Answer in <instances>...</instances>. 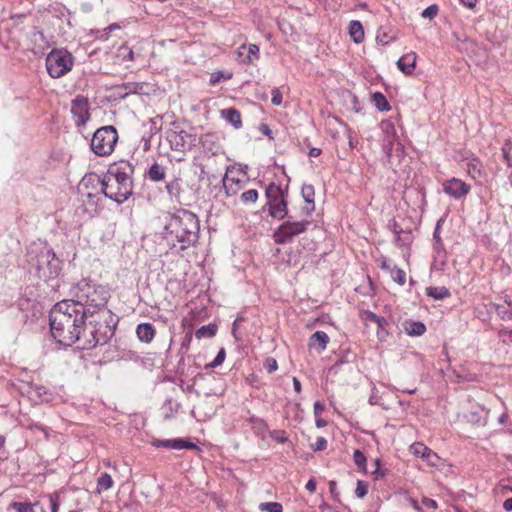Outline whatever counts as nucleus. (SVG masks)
<instances>
[{
  "mask_svg": "<svg viewBox=\"0 0 512 512\" xmlns=\"http://www.w3.org/2000/svg\"><path fill=\"white\" fill-rule=\"evenodd\" d=\"M267 198L266 206L269 215L277 220H282L288 214L287 208V191L283 190L279 185L270 183L265 191Z\"/></svg>",
  "mask_w": 512,
  "mask_h": 512,
  "instance_id": "nucleus-7",
  "label": "nucleus"
},
{
  "mask_svg": "<svg viewBox=\"0 0 512 512\" xmlns=\"http://www.w3.org/2000/svg\"><path fill=\"white\" fill-rule=\"evenodd\" d=\"M349 34L355 43H361L364 40V29L360 21L352 20L349 23Z\"/></svg>",
  "mask_w": 512,
  "mask_h": 512,
  "instance_id": "nucleus-23",
  "label": "nucleus"
},
{
  "mask_svg": "<svg viewBox=\"0 0 512 512\" xmlns=\"http://www.w3.org/2000/svg\"><path fill=\"white\" fill-rule=\"evenodd\" d=\"M396 265H394L392 262L388 261V260H383L381 262V265L380 267L384 270H386L387 272H390L391 271V268L392 267H395Z\"/></svg>",
  "mask_w": 512,
  "mask_h": 512,
  "instance_id": "nucleus-60",
  "label": "nucleus"
},
{
  "mask_svg": "<svg viewBox=\"0 0 512 512\" xmlns=\"http://www.w3.org/2000/svg\"><path fill=\"white\" fill-rule=\"evenodd\" d=\"M272 98L271 102L273 105L279 106L282 103V93L278 88H274L271 92Z\"/></svg>",
  "mask_w": 512,
  "mask_h": 512,
  "instance_id": "nucleus-52",
  "label": "nucleus"
},
{
  "mask_svg": "<svg viewBox=\"0 0 512 512\" xmlns=\"http://www.w3.org/2000/svg\"><path fill=\"white\" fill-rule=\"evenodd\" d=\"M15 510V512H32V503L30 502H12L9 509Z\"/></svg>",
  "mask_w": 512,
  "mask_h": 512,
  "instance_id": "nucleus-38",
  "label": "nucleus"
},
{
  "mask_svg": "<svg viewBox=\"0 0 512 512\" xmlns=\"http://www.w3.org/2000/svg\"><path fill=\"white\" fill-rule=\"evenodd\" d=\"M324 410H325V407H324V405L321 402H319V401L315 402V404H314V415H315V417L321 416L322 413L324 412Z\"/></svg>",
  "mask_w": 512,
  "mask_h": 512,
  "instance_id": "nucleus-55",
  "label": "nucleus"
},
{
  "mask_svg": "<svg viewBox=\"0 0 512 512\" xmlns=\"http://www.w3.org/2000/svg\"><path fill=\"white\" fill-rule=\"evenodd\" d=\"M113 486V480L111 475L108 473H102L97 480V491L101 493L103 491L109 490Z\"/></svg>",
  "mask_w": 512,
  "mask_h": 512,
  "instance_id": "nucleus-29",
  "label": "nucleus"
},
{
  "mask_svg": "<svg viewBox=\"0 0 512 512\" xmlns=\"http://www.w3.org/2000/svg\"><path fill=\"white\" fill-rule=\"evenodd\" d=\"M155 447H165L174 450H182V449H196L197 446L195 443L182 438L176 439H166V440H155L153 442Z\"/></svg>",
  "mask_w": 512,
  "mask_h": 512,
  "instance_id": "nucleus-15",
  "label": "nucleus"
},
{
  "mask_svg": "<svg viewBox=\"0 0 512 512\" xmlns=\"http://www.w3.org/2000/svg\"><path fill=\"white\" fill-rule=\"evenodd\" d=\"M264 367L268 373H273L277 370L278 364L274 358H267L265 360Z\"/></svg>",
  "mask_w": 512,
  "mask_h": 512,
  "instance_id": "nucleus-51",
  "label": "nucleus"
},
{
  "mask_svg": "<svg viewBox=\"0 0 512 512\" xmlns=\"http://www.w3.org/2000/svg\"><path fill=\"white\" fill-rule=\"evenodd\" d=\"M379 316L371 311H365V319L370 322H377Z\"/></svg>",
  "mask_w": 512,
  "mask_h": 512,
  "instance_id": "nucleus-59",
  "label": "nucleus"
},
{
  "mask_svg": "<svg viewBox=\"0 0 512 512\" xmlns=\"http://www.w3.org/2000/svg\"><path fill=\"white\" fill-rule=\"evenodd\" d=\"M259 509L265 512H283V507L278 502H265L259 505Z\"/></svg>",
  "mask_w": 512,
  "mask_h": 512,
  "instance_id": "nucleus-36",
  "label": "nucleus"
},
{
  "mask_svg": "<svg viewBox=\"0 0 512 512\" xmlns=\"http://www.w3.org/2000/svg\"><path fill=\"white\" fill-rule=\"evenodd\" d=\"M73 302L63 300L50 311V329L53 338L60 344L70 346L76 342L83 349H92L106 344L114 335L118 318L106 311L98 320H89Z\"/></svg>",
  "mask_w": 512,
  "mask_h": 512,
  "instance_id": "nucleus-1",
  "label": "nucleus"
},
{
  "mask_svg": "<svg viewBox=\"0 0 512 512\" xmlns=\"http://www.w3.org/2000/svg\"><path fill=\"white\" fill-rule=\"evenodd\" d=\"M117 140V130L113 126H104L94 133L90 146L96 155L108 156L114 151Z\"/></svg>",
  "mask_w": 512,
  "mask_h": 512,
  "instance_id": "nucleus-9",
  "label": "nucleus"
},
{
  "mask_svg": "<svg viewBox=\"0 0 512 512\" xmlns=\"http://www.w3.org/2000/svg\"><path fill=\"white\" fill-rule=\"evenodd\" d=\"M47 504L51 512H58L60 506V497L58 493H52L47 496Z\"/></svg>",
  "mask_w": 512,
  "mask_h": 512,
  "instance_id": "nucleus-39",
  "label": "nucleus"
},
{
  "mask_svg": "<svg viewBox=\"0 0 512 512\" xmlns=\"http://www.w3.org/2000/svg\"><path fill=\"white\" fill-rule=\"evenodd\" d=\"M445 217H441L435 227L433 233V261L431 264V277L436 278L441 276L446 270L447 252L444 244L440 239V227L444 224Z\"/></svg>",
  "mask_w": 512,
  "mask_h": 512,
  "instance_id": "nucleus-10",
  "label": "nucleus"
},
{
  "mask_svg": "<svg viewBox=\"0 0 512 512\" xmlns=\"http://www.w3.org/2000/svg\"><path fill=\"white\" fill-rule=\"evenodd\" d=\"M393 154H394V158L392 161H388L390 164H394V163H399L401 162V160L403 159L404 157V154H405V151H404V146L401 142H397L396 145L394 146V151H393Z\"/></svg>",
  "mask_w": 512,
  "mask_h": 512,
  "instance_id": "nucleus-40",
  "label": "nucleus"
},
{
  "mask_svg": "<svg viewBox=\"0 0 512 512\" xmlns=\"http://www.w3.org/2000/svg\"><path fill=\"white\" fill-rule=\"evenodd\" d=\"M437 12H438L437 5H430L423 10L422 17L432 19L437 15Z\"/></svg>",
  "mask_w": 512,
  "mask_h": 512,
  "instance_id": "nucleus-50",
  "label": "nucleus"
},
{
  "mask_svg": "<svg viewBox=\"0 0 512 512\" xmlns=\"http://www.w3.org/2000/svg\"><path fill=\"white\" fill-rule=\"evenodd\" d=\"M389 273H390V276L393 279V281H395L396 283H398L401 286L405 284L406 274L402 269L395 266V267L391 268V271Z\"/></svg>",
  "mask_w": 512,
  "mask_h": 512,
  "instance_id": "nucleus-35",
  "label": "nucleus"
},
{
  "mask_svg": "<svg viewBox=\"0 0 512 512\" xmlns=\"http://www.w3.org/2000/svg\"><path fill=\"white\" fill-rule=\"evenodd\" d=\"M414 454L420 455L423 458H429L431 451L423 444L417 443L411 446Z\"/></svg>",
  "mask_w": 512,
  "mask_h": 512,
  "instance_id": "nucleus-46",
  "label": "nucleus"
},
{
  "mask_svg": "<svg viewBox=\"0 0 512 512\" xmlns=\"http://www.w3.org/2000/svg\"><path fill=\"white\" fill-rule=\"evenodd\" d=\"M138 339L143 343H150L155 337V328L150 323H140L136 328Z\"/></svg>",
  "mask_w": 512,
  "mask_h": 512,
  "instance_id": "nucleus-19",
  "label": "nucleus"
},
{
  "mask_svg": "<svg viewBox=\"0 0 512 512\" xmlns=\"http://www.w3.org/2000/svg\"><path fill=\"white\" fill-rule=\"evenodd\" d=\"M231 77V73L225 74L223 71H217L211 75L209 83L214 86L217 85L221 80H228Z\"/></svg>",
  "mask_w": 512,
  "mask_h": 512,
  "instance_id": "nucleus-43",
  "label": "nucleus"
},
{
  "mask_svg": "<svg viewBox=\"0 0 512 512\" xmlns=\"http://www.w3.org/2000/svg\"><path fill=\"white\" fill-rule=\"evenodd\" d=\"M116 58L119 61H121V62L133 61L134 60V53H133L132 49L128 45L122 44L117 49Z\"/></svg>",
  "mask_w": 512,
  "mask_h": 512,
  "instance_id": "nucleus-28",
  "label": "nucleus"
},
{
  "mask_svg": "<svg viewBox=\"0 0 512 512\" xmlns=\"http://www.w3.org/2000/svg\"><path fill=\"white\" fill-rule=\"evenodd\" d=\"M380 466H381L380 459H376L375 460V470L371 473L374 480H380L386 475V472L384 470H382Z\"/></svg>",
  "mask_w": 512,
  "mask_h": 512,
  "instance_id": "nucleus-49",
  "label": "nucleus"
},
{
  "mask_svg": "<svg viewBox=\"0 0 512 512\" xmlns=\"http://www.w3.org/2000/svg\"><path fill=\"white\" fill-rule=\"evenodd\" d=\"M69 295L70 299L66 300L73 302L91 320H98V316L107 311L104 308L110 292L106 286L82 279L70 288Z\"/></svg>",
  "mask_w": 512,
  "mask_h": 512,
  "instance_id": "nucleus-2",
  "label": "nucleus"
},
{
  "mask_svg": "<svg viewBox=\"0 0 512 512\" xmlns=\"http://www.w3.org/2000/svg\"><path fill=\"white\" fill-rule=\"evenodd\" d=\"M470 191V185L457 178H450V196L461 198Z\"/></svg>",
  "mask_w": 512,
  "mask_h": 512,
  "instance_id": "nucleus-18",
  "label": "nucleus"
},
{
  "mask_svg": "<svg viewBox=\"0 0 512 512\" xmlns=\"http://www.w3.org/2000/svg\"><path fill=\"white\" fill-rule=\"evenodd\" d=\"M422 505L426 508L436 509L437 508V502L431 498L424 497L422 499Z\"/></svg>",
  "mask_w": 512,
  "mask_h": 512,
  "instance_id": "nucleus-54",
  "label": "nucleus"
},
{
  "mask_svg": "<svg viewBox=\"0 0 512 512\" xmlns=\"http://www.w3.org/2000/svg\"><path fill=\"white\" fill-rule=\"evenodd\" d=\"M353 460L355 465L361 469L363 472H366V466H367V458L364 455V453L360 450H355L353 453Z\"/></svg>",
  "mask_w": 512,
  "mask_h": 512,
  "instance_id": "nucleus-34",
  "label": "nucleus"
},
{
  "mask_svg": "<svg viewBox=\"0 0 512 512\" xmlns=\"http://www.w3.org/2000/svg\"><path fill=\"white\" fill-rule=\"evenodd\" d=\"M382 130L384 133L383 145H382L383 151L387 157V160L392 161L394 158V154H393L394 146L396 145L397 142H400V140L396 134L395 127L392 123H390V122L382 123Z\"/></svg>",
  "mask_w": 512,
  "mask_h": 512,
  "instance_id": "nucleus-12",
  "label": "nucleus"
},
{
  "mask_svg": "<svg viewBox=\"0 0 512 512\" xmlns=\"http://www.w3.org/2000/svg\"><path fill=\"white\" fill-rule=\"evenodd\" d=\"M165 230L167 242L173 247L179 243V249L185 250L198 240L199 221L194 213L188 210H178L170 216Z\"/></svg>",
  "mask_w": 512,
  "mask_h": 512,
  "instance_id": "nucleus-4",
  "label": "nucleus"
},
{
  "mask_svg": "<svg viewBox=\"0 0 512 512\" xmlns=\"http://www.w3.org/2000/svg\"><path fill=\"white\" fill-rule=\"evenodd\" d=\"M368 493V484L367 482L363 481V480H358L357 481V485H356V489H355V495L358 497V498H364Z\"/></svg>",
  "mask_w": 512,
  "mask_h": 512,
  "instance_id": "nucleus-47",
  "label": "nucleus"
},
{
  "mask_svg": "<svg viewBox=\"0 0 512 512\" xmlns=\"http://www.w3.org/2000/svg\"><path fill=\"white\" fill-rule=\"evenodd\" d=\"M134 168L127 161L112 165L103 179V195L118 204L125 202L133 190L132 174Z\"/></svg>",
  "mask_w": 512,
  "mask_h": 512,
  "instance_id": "nucleus-5",
  "label": "nucleus"
},
{
  "mask_svg": "<svg viewBox=\"0 0 512 512\" xmlns=\"http://www.w3.org/2000/svg\"><path fill=\"white\" fill-rule=\"evenodd\" d=\"M426 294L429 297H432L435 300L443 299L447 296L448 290L442 286V287H428L426 289Z\"/></svg>",
  "mask_w": 512,
  "mask_h": 512,
  "instance_id": "nucleus-32",
  "label": "nucleus"
},
{
  "mask_svg": "<svg viewBox=\"0 0 512 512\" xmlns=\"http://www.w3.org/2000/svg\"><path fill=\"white\" fill-rule=\"evenodd\" d=\"M225 357H226L225 349L221 348L219 350V352L217 353L216 357L214 358V360L211 363L207 364L206 367L207 368H216V367L220 366L224 362Z\"/></svg>",
  "mask_w": 512,
  "mask_h": 512,
  "instance_id": "nucleus-45",
  "label": "nucleus"
},
{
  "mask_svg": "<svg viewBox=\"0 0 512 512\" xmlns=\"http://www.w3.org/2000/svg\"><path fill=\"white\" fill-rule=\"evenodd\" d=\"M379 328L377 334L380 336L384 330V327L388 324L387 320L384 317L379 316L378 321L375 322Z\"/></svg>",
  "mask_w": 512,
  "mask_h": 512,
  "instance_id": "nucleus-56",
  "label": "nucleus"
},
{
  "mask_svg": "<svg viewBox=\"0 0 512 512\" xmlns=\"http://www.w3.org/2000/svg\"><path fill=\"white\" fill-rule=\"evenodd\" d=\"M474 154L466 149H460L458 151H455L453 155L454 161H456L462 168L467 164V162L471 161V158H473Z\"/></svg>",
  "mask_w": 512,
  "mask_h": 512,
  "instance_id": "nucleus-27",
  "label": "nucleus"
},
{
  "mask_svg": "<svg viewBox=\"0 0 512 512\" xmlns=\"http://www.w3.org/2000/svg\"><path fill=\"white\" fill-rule=\"evenodd\" d=\"M327 440L323 437H319L316 441L315 450H323L326 448Z\"/></svg>",
  "mask_w": 512,
  "mask_h": 512,
  "instance_id": "nucleus-58",
  "label": "nucleus"
},
{
  "mask_svg": "<svg viewBox=\"0 0 512 512\" xmlns=\"http://www.w3.org/2000/svg\"><path fill=\"white\" fill-rule=\"evenodd\" d=\"M258 199V192L256 189H250L241 194V200L244 203H255Z\"/></svg>",
  "mask_w": 512,
  "mask_h": 512,
  "instance_id": "nucleus-42",
  "label": "nucleus"
},
{
  "mask_svg": "<svg viewBox=\"0 0 512 512\" xmlns=\"http://www.w3.org/2000/svg\"><path fill=\"white\" fill-rule=\"evenodd\" d=\"M417 56L414 52H410L404 56H402L397 61L398 68L405 73L406 75L412 74L415 64H416Z\"/></svg>",
  "mask_w": 512,
  "mask_h": 512,
  "instance_id": "nucleus-20",
  "label": "nucleus"
},
{
  "mask_svg": "<svg viewBox=\"0 0 512 512\" xmlns=\"http://www.w3.org/2000/svg\"><path fill=\"white\" fill-rule=\"evenodd\" d=\"M394 39V36L390 35L388 32L384 30H379L376 36L377 43L384 46L394 41Z\"/></svg>",
  "mask_w": 512,
  "mask_h": 512,
  "instance_id": "nucleus-41",
  "label": "nucleus"
},
{
  "mask_svg": "<svg viewBox=\"0 0 512 512\" xmlns=\"http://www.w3.org/2000/svg\"><path fill=\"white\" fill-rule=\"evenodd\" d=\"M463 168L466 169L467 174L472 179H477L482 176V163L475 155Z\"/></svg>",
  "mask_w": 512,
  "mask_h": 512,
  "instance_id": "nucleus-22",
  "label": "nucleus"
},
{
  "mask_svg": "<svg viewBox=\"0 0 512 512\" xmlns=\"http://www.w3.org/2000/svg\"><path fill=\"white\" fill-rule=\"evenodd\" d=\"M166 190L170 197H177L181 191V185L179 180L175 179L173 181L168 182L166 184Z\"/></svg>",
  "mask_w": 512,
  "mask_h": 512,
  "instance_id": "nucleus-37",
  "label": "nucleus"
},
{
  "mask_svg": "<svg viewBox=\"0 0 512 512\" xmlns=\"http://www.w3.org/2000/svg\"><path fill=\"white\" fill-rule=\"evenodd\" d=\"M499 335H500V337L507 338L508 340H510L512 342V329L511 330L503 329L499 332Z\"/></svg>",
  "mask_w": 512,
  "mask_h": 512,
  "instance_id": "nucleus-61",
  "label": "nucleus"
},
{
  "mask_svg": "<svg viewBox=\"0 0 512 512\" xmlns=\"http://www.w3.org/2000/svg\"><path fill=\"white\" fill-rule=\"evenodd\" d=\"M502 153H503V157L504 159L506 160L507 162V165L508 166H512V163H511V153H512V142L511 140H506L502 146Z\"/></svg>",
  "mask_w": 512,
  "mask_h": 512,
  "instance_id": "nucleus-44",
  "label": "nucleus"
},
{
  "mask_svg": "<svg viewBox=\"0 0 512 512\" xmlns=\"http://www.w3.org/2000/svg\"><path fill=\"white\" fill-rule=\"evenodd\" d=\"M74 58L65 49H53L46 57V69L52 78H60L73 67Z\"/></svg>",
  "mask_w": 512,
  "mask_h": 512,
  "instance_id": "nucleus-8",
  "label": "nucleus"
},
{
  "mask_svg": "<svg viewBox=\"0 0 512 512\" xmlns=\"http://www.w3.org/2000/svg\"><path fill=\"white\" fill-rule=\"evenodd\" d=\"M27 261L45 281L57 278L62 271V261L46 243H32L27 249Z\"/></svg>",
  "mask_w": 512,
  "mask_h": 512,
  "instance_id": "nucleus-6",
  "label": "nucleus"
},
{
  "mask_svg": "<svg viewBox=\"0 0 512 512\" xmlns=\"http://www.w3.org/2000/svg\"><path fill=\"white\" fill-rule=\"evenodd\" d=\"M260 49L256 44H242L237 49V59L242 64H253L259 59Z\"/></svg>",
  "mask_w": 512,
  "mask_h": 512,
  "instance_id": "nucleus-14",
  "label": "nucleus"
},
{
  "mask_svg": "<svg viewBox=\"0 0 512 512\" xmlns=\"http://www.w3.org/2000/svg\"><path fill=\"white\" fill-rule=\"evenodd\" d=\"M373 102L379 111L389 110L388 101L382 93H380V92L374 93Z\"/></svg>",
  "mask_w": 512,
  "mask_h": 512,
  "instance_id": "nucleus-33",
  "label": "nucleus"
},
{
  "mask_svg": "<svg viewBox=\"0 0 512 512\" xmlns=\"http://www.w3.org/2000/svg\"><path fill=\"white\" fill-rule=\"evenodd\" d=\"M306 489L310 492H314L316 490V482L314 479H310L307 483H306Z\"/></svg>",
  "mask_w": 512,
  "mask_h": 512,
  "instance_id": "nucleus-62",
  "label": "nucleus"
},
{
  "mask_svg": "<svg viewBox=\"0 0 512 512\" xmlns=\"http://www.w3.org/2000/svg\"><path fill=\"white\" fill-rule=\"evenodd\" d=\"M503 508L506 510V511H512V497L511 498H508L504 501L503 503Z\"/></svg>",
  "mask_w": 512,
  "mask_h": 512,
  "instance_id": "nucleus-64",
  "label": "nucleus"
},
{
  "mask_svg": "<svg viewBox=\"0 0 512 512\" xmlns=\"http://www.w3.org/2000/svg\"><path fill=\"white\" fill-rule=\"evenodd\" d=\"M329 337L324 331H316L310 338L309 345L311 347L318 345V351L322 352L326 349Z\"/></svg>",
  "mask_w": 512,
  "mask_h": 512,
  "instance_id": "nucleus-24",
  "label": "nucleus"
},
{
  "mask_svg": "<svg viewBox=\"0 0 512 512\" xmlns=\"http://www.w3.org/2000/svg\"><path fill=\"white\" fill-rule=\"evenodd\" d=\"M497 315L504 321H512V310L498 305L496 308Z\"/></svg>",
  "mask_w": 512,
  "mask_h": 512,
  "instance_id": "nucleus-48",
  "label": "nucleus"
},
{
  "mask_svg": "<svg viewBox=\"0 0 512 512\" xmlns=\"http://www.w3.org/2000/svg\"><path fill=\"white\" fill-rule=\"evenodd\" d=\"M291 219L292 216H289V219L283 222L275 230L273 235L275 243H290L294 239V237L304 233L308 229V226L311 224V222L308 220L295 221Z\"/></svg>",
  "mask_w": 512,
  "mask_h": 512,
  "instance_id": "nucleus-11",
  "label": "nucleus"
},
{
  "mask_svg": "<svg viewBox=\"0 0 512 512\" xmlns=\"http://www.w3.org/2000/svg\"><path fill=\"white\" fill-rule=\"evenodd\" d=\"M145 83L142 82H128L123 85L124 95L128 94H143Z\"/></svg>",
  "mask_w": 512,
  "mask_h": 512,
  "instance_id": "nucleus-30",
  "label": "nucleus"
},
{
  "mask_svg": "<svg viewBox=\"0 0 512 512\" xmlns=\"http://www.w3.org/2000/svg\"><path fill=\"white\" fill-rule=\"evenodd\" d=\"M404 329L410 336H421L425 333L426 327L420 321H408L404 323Z\"/></svg>",
  "mask_w": 512,
  "mask_h": 512,
  "instance_id": "nucleus-25",
  "label": "nucleus"
},
{
  "mask_svg": "<svg viewBox=\"0 0 512 512\" xmlns=\"http://www.w3.org/2000/svg\"><path fill=\"white\" fill-rule=\"evenodd\" d=\"M103 185L95 173L86 174L78 184L75 216L86 221L97 216L103 208Z\"/></svg>",
  "mask_w": 512,
  "mask_h": 512,
  "instance_id": "nucleus-3",
  "label": "nucleus"
},
{
  "mask_svg": "<svg viewBox=\"0 0 512 512\" xmlns=\"http://www.w3.org/2000/svg\"><path fill=\"white\" fill-rule=\"evenodd\" d=\"M148 177L154 182H159L165 178V168L154 163L148 170Z\"/></svg>",
  "mask_w": 512,
  "mask_h": 512,
  "instance_id": "nucleus-26",
  "label": "nucleus"
},
{
  "mask_svg": "<svg viewBox=\"0 0 512 512\" xmlns=\"http://www.w3.org/2000/svg\"><path fill=\"white\" fill-rule=\"evenodd\" d=\"M222 118L231 124L234 128L239 129L242 126L240 112L234 108L221 110Z\"/></svg>",
  "mask_w": 512,
  "mask_h": 512,
  "instance_id": "nucleus-21",
  "label": "nucleus"
},
{
  "mask_svg": "<svg viewBox=\"0 0 512 512\" xmlns=\"http://www.w3.org/2000/svg\"><path fill=\"white\" fill-rule=\"evenodd\" d=\"M216 331H217V328L215 325H212V324L204 325L196 330L195 336L198 339L210 338L216 334Z\"/></svg>",
  "mask_w": 512,
  "mask_h": 512,
  "instance_id": "nucleus-31",
  "label": "nucleus"
},
{
  "mask_svg": "<svg viewBox=\"0 0 512 512\" xmlns=\"http://www.w3.org/2000/svg\"><path fill=\"white\" fill-rule=\"evenodd\" d=\"M71 113L77 126L84 125L89 119L88 100L82 96L76 97L72 101Z\"/></svg>",
  "mask_w": 512,
  "mask_h": 512,
  "instance_id": "nucleus-13",
  "label": "nucleus"
},
{
  "mask_svg": "<svg viewBox=\"0 0 512 512\" xmlns=\"http://www.w3.org/2000/svg\"><path fill=\"white\" fill-rule=\"evenodd\" d=\"M301 194L305 202L307 203V206L303 209V213L306 215H310L311 212L315 209V203H314V195L315 190L313 185L311 184H304L301 188Z\"/></svg>",
  "mask_w": 512,
  "mask_h": 512,
  "instance_id": "nucleus-17",
  "label": "nucleus"
},
{
  "mask_svg": "<svg viewBox=\"0 0 512 512\" xmlns=\"http://www.w3.org/2000/svg\"><path fill=\"white\" fill-rule=\"evenodd\" d=\"M32 512H46L45 504L42 501H36L32 503Z\"/></svg>",
  "mask_w": 512,
  "mask_h": 512,
  "instance_id": "nucleus-57",
  "label": "nucleus"
},
{
  "mask_svg": "<svg viewBox=\"0 0 512 512\" xmlns=\"http://www.w3.org/2000/svg\"><path fill=\"white\" fill-rule=\"evenodd\" d=\"M321 149L313 147L309 150L308 155L309 157H318L321 154Z\"/></svg>",
  "mask_w": 512,
  "mask_h": 512,
  "instance_id": "nucleus-63",
  "label": "nucleus"
},
{
  "mask_svg": "<svg viewBox=\"0 0 512 512\" xmlns=\"http://www.w3.org/2000/svg\"><path fill=\"white\" fill-rule=\"evenodd\" d=\"M5 437L0 435V460H6L8 458V451L5 449Z\"/></svg>",
  "mask_w": 512,
  "mask_h": 512,
  "instance_id": "nucleus-53",
  "label": "nucleus"
},
{
  "mask_svg": "<svg viewBox=\"0 0 512 512\" xmlns=\"http://www.w3.org/2000/svg\"><path fill=\"white\" fill-rule=\"evenodd\" d=\"M488 412L479 405L472 406L469 412H463V417L474 425H485Z\"/></svg>",
  "mask_w": 512,
  "mask_h": 512,
  "instance_id": "nucleus-16",
  "label": "nucleus"
}]
</instances>
